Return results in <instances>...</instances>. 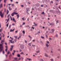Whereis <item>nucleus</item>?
<instances>
[{
  "instance_id": "8fccbe9b",
  "label": "nucleus",
  "mask_w": 61,
  "mask_h": 61,
  "mask_svg": "<svg viewBox=\"0 0 61 61\" xmlns=\"http://www.w3.org/2000/svg\"><path fill=\"white\" fill-rule=\"evenodd\" d=\"M10 19L11 20H12V17H11V16H10Z\"/></svg>"
},
{
  "instance_id": "ddd939ff",
  "label": "nucleus",
  "mask_w": 61,
  "mask_h": 61,
  "mask_svg": "<svg viewBox=\"0 0 61 61\" xmlns=\"http://www.w3.org/2000/svg\"><path fill=\"white\" fill-rule=\"evenodd\" d=\"M46 46L47 47H48L49 46V45H48L47 43L46 44Z\"/></svg>"
},
{
  "instance_id": "cd10ccee",
  "label": "nucleus",
  "mask_w": 61,
  "mask_h": 61,
  "mask_svg": "<svg viewBox=\"0 0 61 61\" xmlns=\"http://www.w3.org/2000/svg\"><path fill=\"white\" fill-rule=\"evenodd\" d=\"M9 9L10 10H12V9L10 7H9Z\"/></svg>"
},
{
  "instance_id": "4c0bfd02",
  "label": "nucleus",
  "mask_w": 61,
  "mask_h": 61,
  "mask_svg": "<svg viewBox=\"0 0 61 61\" xmlns=\"http://www.w3.org/2000/svg\"><path fill=\"white\" fill-rule=\"evenodd\" d=\"M27 59L28 60H31V59H29V58H27Z\"/></svg>"
},
{
  "instance_id": "a878e982",
  "label": "nucleus",
  "mask_w": 61,
  "mask_h": 61,
  "mask_svg": "<svg viewBox=\"0 0 61 61\" xmlns=\"http://www.w3.org/2000/svg\"><path fill=\"white\" fill-rule=\"evenodd\" d=\"M22 33H23V34H25V31H22Z\"/></svg>"
},
{
  "instance_id": "473e14b6",
  "label": "nucleus",
  "mask_w": 61,
  "mask_h": 61,
  "mask_svg": "<svg viewBox=\"0 0 61 61\" xmlns=\"http://www.w3.org/2000/svg\"><path fill=\"white\" fill-rule=\"evenodd\" d=\"M9 18H8V20H7V22H8V21H9Z\"/></svg>"
},
{
  "instance_id": "052dcab7",
  "label": "nucleus",
  "mask_w": 61,
  "mask_h": 61,
  "mask_svg": "<svg viewBox=\"0 0 61 61\" xmlns=\"http://www.w3.org/2000/svg\"><path fill=\"white\" fill-rule=\"evenodd\" d=\"M6 12V10H5V12Z\"/></svg>"
},
{
  "instance_id": "dca6fc26",
  "label": "nucleus",
  "mask_w": 61,
  "mask_h": 61,
  "mask_svg": "<svg viewBox=\"0 0 61 61\" xmlns=\"http://www.w3.org/2000/svg\"><path fill=\"white\" fill-rule=\"evenodd\" d=\"M22 19L23 21H25L26 20V19H25V18L24 17L22 18Z\"/></svg>"
},
{
  "instance_id": "4d7b16f0",
  "label": "nucleus",
  "mask_w": 61,
  "mask_h": 61,
  "mask_svg": "<svg viewBox=\"0 0 61 61\" xmlns=\"http://www.w3.org/2000/svg\"><path fill=\"white\" fill-rule=\"evenodd\" d=\"M21 6L22 7H24V5H21Z\"/></svg>"
},
{
  "instance_id": "412c9836",
  "label": "nucleus",
  "mask_w": 61,
  "mask_h": 61,
  "mask_svg": "<svg viewBox=\"0 0 61 61\" xmlns=\"http://www.w3.org/2000/svg\"><path fill=\"white\" fill-rule=\"evenodd\" d=\"M21 36H19V37L17 39L18 40H19V38H21Z\"/></svg>"
},
{
  "instance_id": "603ef678",
  "label": "nucleus",
  "mask_w": 61,
  "mask_h": 61,
  "mask_svg": "<svg viewBox=\"0 0 61 61\" xmlns=\"http://www.w3.org/2000/svg\"><path fill=\"white\" fill-rule=\"evenodd\" d=\"M41 7H43V6H44V5H41Z\"/></svg>"
},
{
  "instance_id": "0e129e2a",
  "label": "nucleus",
  "mask_w": 61,
  "mask_h": 61,
  "mask_svg": "<svg viewBox=\"0 0 61 61\" xmlns=\"http://www.w3.org/2000/svg\"><path fill=\"white\" fill-rule=\"evenodd\" d=\"M17 32H18V31H15V32L16 33H17Z\"/></svg>"
},
{
  "instance_id": "7ed1b4c3",
  "label": "nucleus",
  "mask_w": 61,
  "mask_h": 61,
  "mask_svg": "<svg viewBox=\"0 0 61 61\" xmlns=\"http://www.w3.org/2000/svg\"><path fill=\"white\" fill-rule=\"evenodd\" d=\"M0 15L1 16V17L2 18L3 17V14L2 13V11H0Z\"/></svg>"
},
{
  "instance_id": "a18cd8bd",
  "label": "nucleus",
  "mask_w": 61,
  "mask_h": 61,
  "mask_svg": "<svg viewBox=\"0 0 61 61\" xmlns=\"http://www.w3.org/2000/svg\"><path fill=\"white\" fill-rule=\"evenodd\" d=\"M13 52H14V53H15V50H14L13 51Z\"/></svg>"
},
{
  "instance_id": "5701e85b",
  "label": "nucleus",
  "mask_w": 61,
  "mask_h": 61,
  "mask_svg": "<svg viewBox=\"0 0 61 61\" xmlns=\"http://www.w3.org/2000/svg\"><path fill=\"white\" fill-rule=\"evenodd\" d=\"M28 36H29V37L30 39H32V38L31 37V36H30L29 35Z\"/></svg>"
},
{
  "instance_id": "6e6d98bb",
  "label": "nucleus",
  "mask_w": 61,
  "mask_h": 61,
  "mask_svg": "<svg viewBox=\"0 0 61 61\" xmlns=\"http://www.w3.org/2000/svg\"><path fill=\"white\" fill-rule=\"evenodd\" d=\"M51 3H53V2L52 1H51Z\"/></svg>"
},
{
  "instance_id": "c9c22d12",
  "label": "nucleus",
  "mask_w": 61,
  "mask_h": 61,
  "mask_svg": "<svg viewBox=\"0 0 61 61\" xmlns=\"http://www.w3.org/2000/svg\"><path fill=\"white\" fill-rule=\"evenodd\" d=\"M2 34H3V37H4L5 36V35L3 34V33H2Z\"/></svg>"
},
{
  "instance_id": "f8f14e48",
  "label": "nucleus",
  "mask_w": 61,
  "mask_h": 61,
  "mask_svg": "<svg viewBox=\"0 0 61 61\" xmlns=\"http://www.w3.org/2000/svg\"><path fill=\"white\" fill-rule=\"evenodd\" d=\"M51 30V31H52V32H53V33H54V31H55V30L53 29H52Z\"/></svg>"
},
{
  "instance_id": "de8ad7c7",
  "label": "nucleus",
  "mask_w": 61,
  "mask_h": 61,
  "mask_svg": "<svg viewBox=\"0 0 61 61\" xmlns=\"http://www.w3.org/2000/svg\"><path fill=\"white\" fill-rule=\"evenodd\" d=\"M25 43H27V41L26 40H25Z\"/></svg>"
},
{
  "instance_id": "e2e57ef3",
  "label": "nucleus",
  "mask_w": 61,
  "mask_h": 61,
  "mask_svg": "<svg viewBox=\"0 0 61 61\" xmlns=\"http://www.w3.org/2000/svg\"><path fill=\"white\" fill-rule=\"evenodd\" d=\"M60 57H59V56H58L57 57V58H60Z\"/></svg>"
},
{
  "instance_id": "f257e3e1",
  "label": "nucleus",
  "mask_w": 61,
  "mask_h": 61,
  "mask_svg": "<svg viewBox=\"0 0 61 61\" xmlns=\"http://www.w3.org/2000/svg\"><path fill=\"white\" fill-rule=\"evenodd\" d=\"M3 42H5L4 40H2L1 42V43L2 44H0V53L3 49V45L4 44V43H3Z\"/></svg>"
},
{
  "instance_id": "4468645a",
  "label": "nucleus",
  "mask_w": 61,
  "mask_h": 61,
  "mask_svg": "<svg viewBox=\"0 0 61 61\" xmlns=\"http://www.w3.org/2000/svg\"><path fill=\"white\" fill-rule=\"evenodd\" d=\"M45 56H46V57H48V55H47L46 54H45Z\"/></svg>"
},
{
  "instance_id": "ea45409f",
  "label": "nucleus",
  "mask_w": 61,
  "mask_h": 61,
  "mask_svg": "<svg viewBox=\"0 0 61 61\" xmlns=\"http://www.w3.org/2000/svg\"><path fill=\"white\" fill-rule=\"evenodd\" d=\"M11 25H9V28H10V27H11Z\"/></svg>"
},
{
  "instance_id": "bb28decb",
  "label": "nucleus",
  "mask_w": 61,
  "mask_h": 61,
  "mask_svg": "<svg viewBox=\"0 0 61 61\" xmlns=\"http://www.w3.org/2000/svg\"><path fill=\"white\" fill-rule=\"evenodd\" d=\"M9 25V23H8L7 25H6V26H7V27H8V25Z\"/></svg>"
},
{
  "instance_id": "a211bd4d",
  "label": "nucleus",
  "mask_w": 61,
  "mask_h": 61,
  "mask_svg": "<svg viewBox=\"0 0 61 61\" xmlns=\"http://www.w3.org/2000/svg\"><path fill=\"white\" fill-rule=\"evenodd\" d=\"M9 16H10V14H9L7 16V18H9Z\"/></svg>"
},
{
  "instance_id": "37998d69",
  "label": "nucleus",
  "mask_w": 61,
  "mask_h": 61,
  "mask_svg": "<svg viewBox=\"0 0 61 61\" xmlns=\"http://www.w3.org/2000/svg\"><path fill=\"white\" fill-rule=\"evenodd\" d=\"M12 25H15V24L13 23V24H12Z\"/></svg>"
},
{
  "instance_id": "9d476101",
  "label": "nucleus",
  "mask_w": 61,
  "mask_h": 61,
  "mask_svg": "<svg viewBox=\"0 0 61 61\" xmlns=\"http://www.w3.org/2000/svg\"><path fill=\"white\" fill-rule=\"evenodd\" d=\"M5 47L6 48V49L5 50V51L6 52H7V46H5Z\"/></svg>"
},
{
  "instance_id": "49530a36",
  "label": "nucleus",
  "mask_w": 61,
  "mask_h": 61,
  "mask_svg": "<svg viewBox=\"0 0 61 61\" xmlns=\"http://www.w3.org/2000/svg\"><path fill=\"white\" fill-rule=\"evenodd\" d=\"M3 54H5V51H3Z\"/></svg>"
},
{
  "instance_id": "2f4dec72",
  "label": "nucleus",
  "mask_w": 61,
  "mask_h": 61,
  "mask_svg": "<svg viewBox=\"0 0 61 61\" xmlns=\"http://www.w3.org/2000/svg\"><path fill=\"white\" fill-rule=\"evenodd\" d=\"M46 42L48 44H49V41H46Z\"/></svg>"
},
{
  "instance_id": "72a5a7b5",
  "label": "nucleus",
  "mask_w": 61,
  "mask_h": 61,
  "mask_svg": "<svg viewBox=\"0 0 61 61\" xmlns=\"http://www.w3.org/2000/svg\"><path fill=\"white\" fill-rule=\"evenodd\" d=\"M40 61H44V60L43 59H41V60H40Z\"/></svg>"
},
{
  "instance_id": "338daca9",
  "label": "nucleus",
  "mask_w": 61,
  "mask_h": 61,
  "mask_svg": "<svg viewBox=\"0 0 61 61\" xmlns=\"http://www.w3.org/2000/svg\"><path fill=\"white\" fill-rule=\"evenodd\" d=\"M16 3L17 4H18V2H16Z\"/></svg>"
},
{
  "instance_id": "09e8293b",
  "label": "nucleus",
  "mask_w": 61,
  "mask_h": 61,
  "mask_svg": "<svg viewBox=\"0 0 61 61\" xmlns=\"http://www.w3.org/2000/svg\"><path fill=\"white\" fill-rule=\"evenodd\" d=\"M15 38L16 39L17 38V36H15Z\"/></svg>"
},
{
  "instance_id": "6ab92c4d",
  "label": "nucleus",
  "mask_w": 61,
  "mask_h": 61,
  "mask_svg": "<svg viewBox=\"0 0 61 61\" xmlns=\"http://www.w3.org/2000/svg\"><path fill=\"white\" fill-rule=\"evenodd\" d=\"M40 52V51H36V52L37 53H39Z\"/></svg>"
},
{
  "instance_id": "20e7f679",
  "label": "nucleus",
  "mask_w": 61,
  "mask_h": 61,
  "mask_svg": "<svg viewBox=\"0 0 61 61\" xmlns=\"http://www.w3.org/2000/svg\"><path fill=\"white\" fill-rule=\"evenodd\" d=\"M13 46H11V48L10 49V51H12V50H13Z\"/></svg>"
},
{
  "instance_id": "1a4fd4ad",
  "label": "nucleus",
  "mask_w": 61,
  "mask_h": 61,
  "mask_svg": "<svg viewBox=\"0 0 61 61\" xmlns=\"http://www.w3.org/2000/svg\"><path fill=\"white\" fill-rule=\"evenodd\" d=\"M2 6H3V4H0V8H2Z\"/></svg>"
},
{
  "instance_id": "c85d7f7f",
  "label": "nucleus",
  "mask_w": 61,
  "mask_h": 61,
  "mask_svg": "<svg viewBox=\"0 0 61 61\" xmlns=\"http://www.w3.org/2000/svg\"><path fill=\"white\" fill-rule=\"evenodd\" d=\"M10 53V51H8V52L7 53V54H9V53Z\"/></svg>"
},
{
  "instance_id": "f03ea898",
  "label": "nucleus",
  "mask_w": 61,
  "mask_h": 61,
  "mask_svg": "<svg viewBox=\"0 0 61 61\" xmlns=\"http://www.w3.org/2000/svg\"><path fill=\"white\" fill-rule=\"evenodd\" d=\"M18 14V13L14 12H13L11 14V15L12 16H14L15 15H17Z\"/></svg>"
},
{
  "instance_id": "58836bf2",
  "label": "nucleus",
  "mask_w": 61,
  "mask_h": 61,
  "mask_svg": "<svg viewBox=\"0 0 61 61\" xmlns=\"http://www.w3.org/2000/svg\"><path fill=\"white\" fill-rule=\"evenodd\" d=\"M10 38H11L12 40H13V38H11V37H10Z\"/></svg>"
},
{
  "instance_id": "6e6552de",
  "label": "nucleus",
  "mask_w": 61,
  "mask_h": 61,
  "mask_svg": "<svg viewBox=\"0 0 61 61\" xmlns=\"http://www.w3.org/2000/svg\"><path fill=\"white\" fill-rule=\"evenodd\" d=\"M49 24L50 25H54V24L53 23H49Z\"/></svg>"
},
{
  "instance_id": "aec40b11",
  "label": "nucleus",
  "mask_w": 61,
  "mask_h": 61,
  "mask_svg": "<svg viewBox=\"0 0 61 61\" xmlns=\"http://www.w3.org/2000/svg\"><path fill=\"white\" fill-rule=\"evenodd\" d=\"M9 13V11H8V10H7V15H8V14Z\"/></svg>"
},
{
  "instance_id": "393cba45",
  "label": "nucleus",
  "mask_w": 61,
  "mask_h": 61,
  "mask_svg": "<svg viewBox=\"0 0 61 61\" xmlns=\"http://www.w3.org/2000/svg\"><path fill=\"white\" fill-rule=\"evenodd\" d=\"M17 56L18 57H20V55L19 54H18Z\"/></svg>"
},
{
  "instance_id": "69168bd1",
  "label": "nucleus",
  "mask_w": 61,
  "mask_h": 61,
  "mask_svg": "<svg viewBox=\"0 0 61 61\" xmlns=\"http://www.w3.org/2000/svg\"><path fill=\"white\" fill-rule=\"evenodd\" d=\"M15 59V60H16V59H17V58H14Z\"/></svg>"
},
{
  "instance_id": "3c124183",
  "label": "nucleus",
  "mask_w": 61,
  "mask_h": 61,
  "mask_svg": "<svg viewBox=\"0 0 61 61\" xmlns=\"http://www.w3.org/2000/svg\"><path fill=\"white\" fill-rule=\"evenodd\" d=\"M32 46H33V47H35V45H32Z\"/></svg>"
},
{
  "instance_id": "423d86ee",
  "label": "nucleus",
  "mask_w": 61,
  "mask_h": 61,
  "mask_svg": "<svg viewBox=\"0 0 61 61\" xmlns=\"http://www.w3.org/2000/svg\"><path fill=\"white\" fill-rule=\"evenodd\" d=\"M12 21H13L14 22H15V23L16 22V20H15V19L14 18V17L13 18V19H12Z\"/></svg>"
},
{
  "instance_id": "f704fd0d",
  "label": "nucleus",
  "mask_w": 61,
  "mask_h": 61,
  "mask_svg": "<svg viewBox=\"0 0 61 61\" xmlns=\"http://www.w3.org/2000/svg\"><path fill=\"white\" fill-rule=\"evenodd\" d=\"M41 38H43V39L44 38V37L43 36H41Z\"/></svg>"
},
{
  "instance_id": "c756f323",
  "label": "nucleus",
  "mask_w": 61,
  "mask_h": 61,
  "mask_svg": "<svg viewBox=\"0 0 61 61\" xmlns=\"http://www.w3.org/2000/svg\"><path fill=\"white\" fill-rule=\"evenodd\" d=\"M17 18H19V15H17Z\"/></svg>"
},
{
  "instance_id": "79ce46f5",
  "label": "nucleus",
  "mask_w": 61,
  "mask_h": 61,
  "mask_svg": "<svg viewBox=\"0 0 61 61\" xmlns=\"http://www.w3.org/2000/svg\"><path fill=\"white\" fill-rule=\"evenodd\" d=\"M56 36L57 37H58V35H57V34H56Z\"/></svg>"
},
{
  "instance_id": "864d4df0",
  "label": "nucleus",
  "mask_w": 61,
  "mask_h": 61,
  "mask_svg": "<svg viewBox=\"0 0 61 61\" xmlns=\"http://www.w3.org/2000/svg\"><path fill=\"white\" fill-rule=\"evenodd\" d=\"M12 6H14V4H13L12 5Z\"/></svg>"
},
{
  "instance_id": "f3484780",
  "label": "nucleus",
  "mask_w": 61,
  "mask_h": 61,
  "mask_svg": "<svg viewBox=\"0 0 61 61\" xmlns=\"http://www.w3.org/2000/svg\"><path fill=\"white\" fill-rule=\"evenodd\" d=\"M58 13H57V14L59 15H60V11H58Z\"/></svg>"
},
{
  "instance_id": "9b49d317",
  "label": "nucleus",
  "mask_w": 61,
  "mask_h": 61,
  "mask_svg": "<svg viewBox=\"0 0 61 61\" xmlns=\"http://www.w3.org/2000/svg\"><path fill=\"white\" fill-rule=\"evenodd\" d=\"M26 10L27 11H30V10H29V8H26Z\"/></svg>"
},
{
  "instance_id": "680f3d73",
  "label": "nucleus",
  "mask_w": 61,
  "mask_h": 61,
  "mask_svg": "<svg viewBox=\"0 0 61 61\" xmlns=\"http://www.w3.org/2000/svg\"><path fill=\"white\" fill-rule=\"evenodd\" d=\"M29 45L30 46H31V43H29Z\"/></svg>"
},
{
  "instance_id": "774afa93",
  "label": "nucleus",
  "mask_w": 61,
  "mask_h": 61,
  "mask_svg": "<svg viewBox=\"0 0 61 61\" xmlns=\"http://www.w3.org/2000/svg\"><path fill=\"white\" fill-rule=\"evenodd\" d=\"M41 14H44V12H43L41 13Z\"/></svg>"
},
{
  "instance_id": "b1692460",
  "label": "nucleus",
  "mask_w": 61,
  "mask_h": 61,
  "mask_svg": "<svg viewBox=\"0 0 61 61\" xmlns=\"http://www.w3.org/2000/svg\"><path fill=\"white\" fill-rule=\"evenodd\" d=\"M2 30V28H1V29H0V32H2V30Z\"/></svg>"
},
{
  "instance_id": "7c9ffc66",
  "label": "nucleus",
  "mask_w": 61,
  "mask_h": 61,
  "mask_svg": "<svg viewBox=\"0 0 61 61\" xmlns=\"http://www.w3.org/2000/svg\"><path fill=\"white\" fill-rule=\"evenodd\" d=\"M51 61H54V60L53 59H51Z\"/></svg>"
},
{
  "instance_id": "2eb2a0df",
  "label": "nucleus",
  "mask_w": 61,
  "mask_h": 61,
  "mask_svg": "<svg viewBox=\"0 0 61 61\" xmlns=\"http://www.w3.org/2000/svg\"><path fill=\"white\" fill-rule=\"evenodd\" d=\"M14 29L13 30H12L11 29L10 31V32H12V31H14Z\"/></svg>"
},
{
  "instance_id": "4be33fe9",
  "label": "nucleus",
  "mask_w": 61,
  "mask_h": 61,
  "mask_svg": "<svg viewBox=\"0 0 61 61\" xmlns=\"http://www.w3.org/2000/svg\"><path fill=\"white\" fill-rule=\"evenodd\" d=\"M58 21H59V20H57V21L56 22V24H57V23H58Z\"/></svg>"
},
{
  "instance_id": "0eeeda50",
  "label": "nucleus",
  "mask_w": 61,
  "mask_h": 61,
  "mask_svg": "<svg viewBox=\"0 0 61 61\" xmlns=\"http://www.w3.org/2000/svg\"><path fill=\"white\" fill-rule=\"evenodd\" d=\"M9 41H10V42H11V43H12V44H14V43H15V42L14 41L12 42V40H10Z\"/></svg>"
},
{
  "instance_id": "e433bc0d",
  "label": "nucleus",
  "mask_w": 61,
  "mask_h": 61,
  "mask_svg": "<svg viewBox=\"0 0 61 61\" xmlns=\"http://www.w3.org/2000/svg\"><path fill=\"white\" fill-rule=\"evenodd\" d=\"M25 22H23V23L22 25H25Z\"/></svg>"
},
{
  "instance_id": "bf43d9fd",
  "label": "nucleus",
  "mask_w": 61,
  "mask_h": 61,
  "mask_svg": "<svg viewBox=\"0 0 61 61\" xmlns=\"http://www.w3.org/2000/svg\"><path fill=\"white\" fill-rule=\"evenodd\" d=\"M15 55V54H14V53H12V55H13V56H14V55Z\"/></svg>"
},
{
  "instance_id": "39448f33",
  "label": "nucleus",
  "mask_w": 61,
  "mask_h": 61,
  "mask_svg": "<svg viewBox=\"0 0 61 61\" xmlns=\"http://www.w3.org/2000/svg\"><path fill=\"white\" fill-rule=\"evenodd\" d=\"M20 47L21 49H23L24 48V46L22 44L20 46Z\"/></svg>"
},
{
  "instance_id": "5fc2aeb1",
  "label": "nucleus",
  "mask_w": 61,
  "mask_h": 61,
  "mask_svg": "<svg viewBox=\"0 0 61 61\" xmlns=\"http://www.w3.org/2000/svg\"><path fill=\"white\" fill-rule=\"evenodd\" d=\"M5 56H6V57L7 58V55H5Z\"/></svg>"
},
{
  "instance_id": "c03bdc74",
  "label": "nucleus",
  "mask_w": 61,
  "mask_h": 61,
  "mask_svg": "<svg viewBox=\"0 0 61 61\" xmlns=\"http://www.w3.org/2000/svg\"><path fill=\"white\" fill-rule=\"evenodd\" d=\"M37 24H35V26H37Z\"/></svg>"
},
{
  "instance_id": "a19ab883",
  "label": "nucleus",
  "mask_w": 61,
  "mask_h": 61,
  "mask_svg": "<svg viewBox=\"0 0 61 61\" xmlns=\"http://www.w3.org/2000/svg\"><path fill=\"white\" fill-rule=\"evenodd\" d=\"M26 27H29V25H26L25 26Z\"/></svg>"
},
{
  "instance_id": "13d9d810",
  "label": "nucleus",
  "mask_w": 61,
  "mask_h": 61,
  "mask_svg": "<svg viewBox=\"0 0 61 61\" xmlns=\"http://www.w3.org/2000/svg\"><path fill=\"white\" fill-rule=\"evenodd\" d=\"M4 3H6V1H5V0H4Z\"/></svg>"
}]
</instances>
